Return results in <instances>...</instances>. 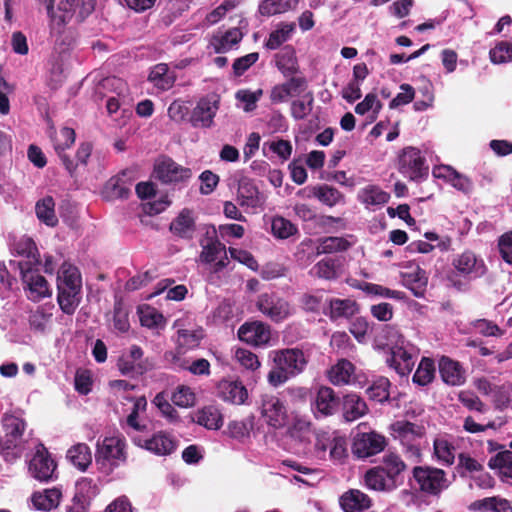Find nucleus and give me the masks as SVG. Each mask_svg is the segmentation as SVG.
<instances>
[{"label": "nucleus", "mask_w": 512, "mask_h": 512, "mask_svg": "<svg viewBox=\"0 0 512 512\" xmlns=\"http://www.w3.org/2000/svg\"><path fill=\"white\" fill-rule=\"evenodd\" d=\"M358 199L361 203L367 206H380L389 201L390 194L382 190L377 185H368L360 190Z\"/></svg>", "instance_id": "nucleus-38"}, {"label": "nucleus", "mask_w": 512, "mask_h": 512, "mask_svg": "<svg viewBox=\"0 0 512 512\" xmlns=\"http://www.w3.org/2000/svg\"><path fill=\"white\" fill-rule=\"evenodd\" d=\"M435 363L434 360L428 357H423L413 375V383L419 386H426L430 384L435 378Z\"/></svg>", "instance_id": "nucleus-43"}, {"label": "nucleus", "mask_w": 512, "mask_h": 512, "mask_svg": "<svg viewBox=\"0 0 512 512\" xmlns=\"http://www.w3.org/2000/svg\"><path fill=\"white\" fill-rule=\"evenodd\" d=\"M82 286L81 274L76 266L63 264L57 279V288Z\"/></svg>", "instance_id": "nucleus-44"}, {"label": "nucleus", "mask_w": 512, "mask_h": 512, "mask_svg": "<svg viewBox=\"0 0 512 512\" xmlns=\"http://www.w3.org/2000/svg\"><path fill=\"white\" fill-rule=\"evenodd\" d=\"M390 385V381L387 378L380 377L367 389V394L370 399L383 403L389 399Z\"/></svg>", "instance_id": "nucleus-53"}, {"label": "nucleus", "mask_w": 512, "mask_h": 512, "mask_svg": "<svg viewBox=\"0 0 512 512\" xmlns=\"http://www.w3.org/2000/svg\"><path fill=\"white\" fill-rule=\"evenodd\" d=\"M127 452L125 439L105 437L97 443L95 461L102 468L113 470L126 463Z\"/></svg>", "instance_id": "nucleus-5"}, {"label": "nucleus", "mask_w": 512, "mask_h": 512, "mask_svg": "<svg viewBox=\"0 0 512 512\" xmlns=\"http://www.w3.org/2000/svg\"><path fill=\"white\" fill-rule=\"evenodd\" d=\"M371 505L370 497L358 489H350L340 497V506L344 512H363Z\"/></svg>", "instance_id": "nucleus-24"}, {"label": "nucleus", "mask_w": 512, "mask_h": 512, "mask_svg": "<svg viewBox=\"0 0 512 512\" xmlns=\"http://www.w3.org/2000/svg\"><path fill=\"white\" fill-rule=\"evenodd\" d=\"M254 427V417L249 416L243 420H233L228 423L227 433L231 438L243 439L248 437Z\"/></svg>", "instance_id": "nucleus-49"}, {"label": "nucleus", "mask_w": 512, "mask_h": 512, "mask_svg": "<svg viewBox=\"0 0 512 512\" xmlns=\"http://www.w3.org/2000/svg\"><path fill=\"white\" fill-rule=\"evenodd\" d=\"M117 367L122 375L137 378L152 370L154 363L144 357V351L140 346L132 345L118 358Z\"/></svg>", "instance_id": "nucleus-7"}, {"label": "nucleus", "mask_w": 512, "mask_h": 512, "mask_svg": "<svg viewBox=\"0 0 512 512\" xmlns=\"http://www.w3.org/2000/svg\"><path fill=\"white\" fill-rule=\"evenodd\" d=\"M153 177L162 185L181 187L188 183L192 177V170L184 167L172 158L164 156L154 164Z\"/></svg>", "instance_id": "nucleus-4"}, {"label": "nucleus", "mask_w": 512, "mask_h": 512, "mask_svg": "<svg viewBox=\"0 0 512 512\" xmlns=\"http://www.w3.org/2000/svg\"><path fill=\"white\" fill-rule=\"evenodd\" d=\"M342 411L344 420L353 422L367 414L368 406L359 395L349 393L343 397Z\"/></svg>", "instance_id": "nucleus-25"}, {"label": "nucleus", "mask_w": 512, "mask_h": 512, "mask_svg": "<svg viewBox=\"0 0 512 512\" xmlns=\"http://www.w3.org/2000/svg\"><path fill=\"white\" fill-rule=\"evenodd\" d=\"M488 466L491 469H500L504 476L512 478V451L498 452L489 459Z\"/></svg>", "instance_id": "nucleus-50"}, {"label": "nucleus", "mask_w": 512, "mask_h": 512, "mask_svg": "<svg viewBox=\"0 0 512 512\" xmlns=\"http://www.w3.org/2000/svg\"><path fill=\"white\" fill-rule=\"evenodd\" d=\"M18 266L20 269L21 279L29 289V299L32 301H39L50 295L47 280L36 270H33V266L28 267L29 263H18Z\"/></svg>", "instance_id": "nucleus-13"}, {"label": "nucleus", "mask_w": 512, "mask_h": 512, "mask_svg": "<svg viewBox=\"0 0 512 512\" xmlns=\"http://www.w3.org/2000/svg\"><path fill=\"white\" fill-rule=\"evenodd\" d=\"M403 281L404 285L415 297H424L428 284V277L425 270L417 266L414 271L403 274Z\"/></svg>", "instance_id": "nucleus-33"}, {"label": "nucleus", "mask_w": 512, "mask_h": 512, "mask_svg": "<svg viewBox=\"0 0 512 512\" xmlns=\"http://www.w3.org/2000/svg\"><path fill=\"white\" fill-rule=\"evenodd\" d=\"M275 365H281L290 376L300 374L307 365L304 352L299 348H287L274 352Z\"/></svg>", "instance_id": "nucleus-17"}, {"label": "nucleus", "mask_w": 512, "mask_h": 512, "mask_svg": "<svg viewBox=\"0 0 512 512\" xmlns=\"http://www.w3.org/2000/svg\"><path fill=\"white\" fill-rule=\"evenodd\" d=\"M237 194L241 206L255 208L260 205L258 187L249 178L244 177L239 180Z\"/></svg>", "instance_id": "nucleus-32"}, {"label": "nucleus", "mask_w": 512, "mask_h": 512, "mask_svg": "<svg viewBox=\"0 0 512 512\" xmlns=\"http://www.w3.org/2000/svg\"><path fill=\"white\" fill-rule=\"evenodd\" d=\"M350 243L343 237L329 236L320 239L317 247V254H331L345 251L349 248Z\"/></svg>", "instance_id": "nucleus-47"}, {"label": "nucleus", "mask_w": 512, "mask_h": 512, "mask_svg": "<svg viewBox=\"0 0 512 512\" xmlns=\"http://www.w3.org/2000/svg\"><path fill=\"white\" fill-rule=\"evenodd\" d=\"M218 398L224 402L241 405L248 398V391L241 381L222 379L216 387Z\"/></svg>", "instance_id": "nucleus-19"}, {"label": "nucleus", "mask_w": 512, "mask_h": 512, "mask_svg": "<svg viewBox=\"0 0 512 512\" xmlns=\"http://www.w3.org/2000/svg\"><path fill=\"white\" fill-rule=\"evenodd\" d=\"M319 278L331 280L337 277L336 260L325 258L319 261L313 268Z\"/></svg>", "instance_id": "nucleus-60"}, {"label": "nucleus", "mask_w": 512, "mask_h": 512, "mask_svg": "<svg viewBox=\"0 0 512 512\" xmlns=\"http://www.w3.org/2000/svg\"><path fill=\"white\" fill-rule=\"evenodd\" d=\"M169 230L177 237L191 240L196 231V221L191 209L184 208L170 223Z\"/></svg>", "instance_id": "nucleus-21"}, {"label": "nucleus", "mask_w": 512, "mask_h": 512, "mask_svg": "<svg viewBox=\"0 0 512 512\" xmlns=\"http://www.w3.org/2000/svg\"><path fill=\"white\" fill-rule=\"evenodd\" d=\"M340 406V398L328 386H321L312 402V411L316 418H326L334 415Z\"/></svg>", "instance_id": "nucleus-14"}, {"label": "nucleus", "mask_w": 512, "mask_h": 512, "mask_svg": "<svg viewBox=\"0 0 512 512\" xmlns=\"http://www.w3.org/2000/svg\"><path fill=\"white\" fill-rule=\"evenodd\" d=\"M258 310L272 321L279 323L291 315L290 303L275 293H264L256 302Z\"/></svg>", "instance_id": "nucleus-10"}, {"label": "nucleus", "mask_w": 512, "mask_h": 512, "mask_svg": "<svg viewBox=\"0 0 512 512\" xmlns=\"http://www.w3.org/2000/svg\"><path fill=\"white\" fill-rule=\"evenodd\" d=\"M490 60L495 64L512 60V43L501 41L489 52Z\"/></svg>", "instance_id": "nucleus-58"}, {"label": "nucleus", "mask_w": 512, "mask_h": 512, "mask_svg": "<svg viewBox=\"0 0 512 512\" xmlns=\"http://www.w3.org/2000/svg\"><path fill=\"white\" fill-rule=\"evenodd\" d=\"M59 9L77 14L79 21H83L94 11L95 0H64L60 2Z\"/></svg>", "instance_id": "nucleus-39"}, {"label": "nucleus", "mask_w": 512, "mask_h": 512, "mask_svg": "<svg viewBox=\"0 0 512 512\" xmlns=\"http://www.w3.org/2000/svg\"><path fill=\"white\" fill-rule=\"evenodd\" d=\"M242 39V33L237 28L226 31L221 37L216 38L214 42L217 53L226 52Z\"/></svg>", "instance_id": "nucleus-52"}, {"label": "nucleus", "mask_w": 512, "mask_h": 512, "mask_svg": "<svg viewBox=\"0 0 512 512\" xmlns=\"http://www.w3.org/2000/svg\"><path fill=\"white\" fill-rule=\"evenodd\" d=\"M487 271L481 258L470 250L457 254L445 274L447 285L459 292L468 290L470 282L482 277Z\"/></svg>", "instance_id": "nucleus-2"}, {"label": "nucleus", "mask_w": 512, "mask_h": 512, "mask_svg": "<svg viewBox=\"0 0 512 512\" xmlns=\"http://www.w3.org/2000/svg\"><path fill=\"white\" fill-rule=\"evenodd\" d=\"M412 475L419 490L430 496H440V494L450 486L444 470L431 466H415L412 469Z\"/></svg>", "instance_id": "nucleus-6"}, {"label": "nucleus", "mask_w": 512, "mask_h": 512, "mask_svg": "<svg viewBox=\"0 0 512 512\" xmlns=\"http://www.w3.org/2000/svg\"><path fill=\"white\" fill-rule=\"evenodd\" d=\"M37 218L49 227H55L58 224V218L55 214V201L52 196H45L38 200L35 205Z\"/></svg>", "instance_id": "nucleus-35"}, {"label": "nucleus", "mask_w": 512, "mask_h": 512, "mask_svg": "<svg viewBox=\"0 0 512 512\" xmlns=\"http://www.w3.org/2000/svg\"><path fill=\"white\" fill-rule=\"evenodd\" d=\"M355 366L347 359L339 360L328 372V378L334 385H345L350 382Z\"/></svg>", "instance_id": "nucleus-37"}, {"label": "nucleus", "mask_w": 512, "mask_h": 512, "mask_svg": "<svg viewBox=\"0 0 512 512\" xmlns=\"http://www.w3.org/2000/svg\"><path fill=\"white\" fill-rule=\"evenodd\" d=\"M438 371L441 380L448 386H462L466 382V369L462 363L449 356L439 357Z\"/></svg>", "instance_id": "nucleus-15"}, {"label": "nucleus", "mask_w": 512, "mask_h": 512, "mask_svg": "<svg viewBox=\"0 0 512 512\" xmlns=\"http://www.w3.org/2000/svg\"><path fill=\"white\" fill-rule=\"evenodd\" d=\"M57 302L60 309L67 315H72L81 302L82 286L57 288Z\"/></svg>", "instance_id": "nucleus-28"}, {"label": "nucleus", "mask_w": 512, "mask_h": 512, "mask_svg": "<svg viewBox=\"0 0 512 512\" xmlns=\"http://www.w3.org/2000/svg\"><path fill=\"white\" fill-rule=\"evenodd\" d=\"M386 444V438L376 432L359 433L354 438L352 453L358 458H368L382 452Z\"/></svg>", "instance_id": "nucleus-12"}, {"label": "nucleus", "mask_w": 512, "mask_h": 512, "mask_svg": "<svg viewBox=\"0 0 512 512\" xmlns=\"http://www.w3.org/2000/svg\"><path fill=\"white\" fill-rule=\"evenodd\" d=\"M421 155V151L414 147H406L402 150L398 159V170L411 181H418L428 176V166Z\"/></svg>", "instance_id": "nucleus-8"}, {"label": "nucleus", "mask_w": 512, "mask_h": 512, "mask_svg": "<svg viewBox=\"0 0 512 512\" xmlns=\"http://www.w3.org/2000/svg\"><path fill=\"white\" fill-rule=\"evenodd\" d=\"M67 458L81 471H85L92 463L91 450L85 443H79L72 446L67 451Z\"/></svg>", "instance_id": "nucleus-40"}, {"label": "nucleus", "mask_w": 512, "mask_h": 512, "mask_svg": "<svg viewBox=\"0 0 512 512\" xmlns=\"http://www.w3.org/2000/svg\"><path fill=\"white\" fill-rule=\"evenodd\" d=\"M204 337L202 328L198 329H179L177 331L176 351L179 355L185 354L188 350L197 348Z\"/></svg>", "instance_id": "nucleus-29"}, {"label": "nucleus", "mask_w": 512, "mask_h": 512, "mask_svg": "<svg viewBox=\"0 0 512 512\" xmlns=\"http://www.w3.org/2000/svg\"><path fill=\"white\" fill-rule=\"evenodd\" d=\"M219 109V96L208 94L202 97L190 115V123L193 127L208 128L213 124V119Z\"/></svg>", "instance_id": "nucleus-11"}, {"label": "nucleus", "mask_w": 512, "mask_h": 512, "mask_svg": "<svg viewBox=\"0 0 512 512\" xmlns=\"http://www.w3.org/2000/svg\"><path fill=\"white\" fill-rule=\"evenodd\" d=\"M407 465L395 453H387L379 465L368 469L364 474V482L368 489L377 492H392L403 484V472Z\"/></svg>", "instance_id": "nucleus-1"}, {"label": "nucleus", "mask_w": 512, "mask_h": 512, "mask_svg": "<svg viewBox=\"0 0 512 512\" xmlns=\"http://www.w3.org/2000/svg\"><path fill=\"white\" fill-rule=\"evenodd\" d=\"M259 59L258 52H252L245 56L237 58L232 65L235 76L243 75Z\"/></svg>", "instance_id": "nucleus-63"}, {"label": "nucleus", "mask_w": 512, "mask_h": 512, "mask_svg": "<svg viewBox=\"0 0 512 512\" xmlns=\"http://www.w3.org/2000/svg\"><path fill=\"white\" fill-rule=\"evenodd\" d=\"M56 468L57 464L47 448L42 443H39L28 463L29 474L40 482H49L56 478Z\"/></svg>", "instance_id": "nucleus-9"}, {"label": "nucleus", "mask_w": 512, "mask_h": 512, "mask_svg": "<svg viewBox=\"0 0 512 512\" xmlns=\"http://www.w3.org/2000/svg\"><path fill=\"white\" fill-rule=\"evenodd\" d=\"M99 493L97 483L89 477L80 478L75 485V494L80 498H84L91 502V500Z\"/></svg>", "instance_id": "nucleus-55"}, {"label": "nucleus", "mask_w": 512, "mask_h": 512, "mask_svg": "<svg viewBox=\"0 0 512 512\" xmlns=\"http://www.w3.org/2000/svg\"><path fill=\"white\" fill-rule=\"evenodd\" d=\"M304 98H307V102L304 100H294L291 103V115L295 120L304 119L312 111L314 102L312 92H308Z\"/></svg>", "instance_id": "nucleus-56"}, {"label": "nucleus", "mask_w": 512, "mask_h": 512, "mask_svg": "<svg viewBox=\"0 0 512 512\" xmlns=\"http://www.w3.org/2000/svg\"><path fill=\"white\" fill-rule=\"evenodd\" d=\"M196 422L207 429L217 430L223 425V416L215 406H205L196 414Z\"/></svg>", "instance_id": "nucleus-41"}, {"label": "nucleus", "mask_w": 512, "mask_h": 512, "mask_svg": "<svg viewBox=\"0 0 512 512\" xmlns=\"http://www.w3.org/2000/svg\"><path fill=\"white\" fill-rule=\"evenodd\" d=\"M274 61L277 69L284 77L296 75L299 72V63L296 56V50L292 45H286L274 55Z\"/></svg>", "instance_id": "nucleus-23"}, {"label": "nucleus", "mask_w": 512, "mask_h": 512, "mask_svg": "<svg viewBox=\"0 0 512 512\" xmlns=\"http://www.w3.org/2000/svg\"><path fill=\"white\" fill-rule=\"evenodd\" d=\"M241 341L259 347L267 344L271 339L270 326L261 321L246 322L238 329Z\"/></svg>", "instance_id": "nucleus-16"}, {"label": "nucleus", "mask_w": 512, "mask_h": 512, "mask_svg": "<svg viewBox=\"0 0 512 512\" xmlns=\"http://www.w3.org/2000/svg\"><path fill=\"white\" fill-rule=\"evenodd\" d=\"M4 436L0 439V454L7 462L20 459L23 454L22 437L26 422L15 415L4 414L2 418Z\"/></svg>", "instance_id": "nucleus-3"}, {"label": "nucleus", "mask_w": 512, "mask_h": 512, "mask_svg": "<svg viewBox=\"0 0 512 512\" xmlns=\"http://www.w3.org/2000/svg\"><path fill=\"white\" fill-rule=\"evenodd\" d=\"M152 402L165 417L171 420L178 417L176 409L169 403L167 395L164 392L156 394Z\"/></svg>", "instance_id": "nucleus-64"}, {"label": "nucleus", "mask_w": 512, "mask_h": 512, "mask_svg": "<svg viewBox=\"0 0 512 512\" xmlns=\"http://www.w3.org/2000/svg\"><path fill=\"white\" fill-rule=\"evenodd\" d=\"M387 361L401 376L408 375L413 370L415 364L413 354L403 346L393 347L391 357Z\"/></svg>", "instance_id": "nucleus-27"}, {"label": "nucleus", "mask_w": 512, "mask_h": 512, "mask_svg": "<svg viewBox=\"0 0 512 512\" xmlns=\"http://www.w3.org/2000/svg\"><path fill=\"white\" fill-rule=\"evenodd\" d=\"M171 401L174 405L187 408L195 403V393L190 387L179 386L171 396Z\"/></svg>", "instance_id": "nucleus-59"}, {"label": "nucleus", "mask_w": 512, "mask_h": 512, "mask_svg": "<svg viewBox=\"0 0 512 512\" xmlns=\"http://www.w3.org/2000/svg\"><path fill=\"white\" fill-rule=\"evenodd\" d=\"M261 414L274 428L282 427L287 417L286 407L282 401L277 396L267 394L262 396Z\"/></svg>", "instance_id": "nucleus-18"}, {"label": "nucleus", "mask_w": 512, "mask_h": 512, "mask_svg": "<svg viewBox=\"0 0 512 512\" xmlns=\"http://www.w3.org/2000/svg\"><path fill=\"white\" fill-rule=\"evenodd\" d=\"M295 29V23L281 22L277 25L276 29L269 34L264 42V47L268 50L279 49L284 43L291 39Z\"/></svg>", "instance_id": "nucleus-30"}, {"label": "nucleus", "mask_w": 512, "mask_h": 512, "mask_svg": "<svg viewBox=\"0 0 512 512\" xmlns=\"http://www.w3.org/2000/svg\"><path fill=\"white\" fill-rule=\"evenodd\" d=\"M134 443L157 455H170L176 449V441L165 432H158L150 439L134 438Z\"/></svg>", "instance_id": "nucleus-20"}, {"label": "nucleus", "mask_w": 512, "mask_h": 512, "mask_svg": "<svg viewBox=\"0 0 512 512\" xmlns=\"http://www.w3.org/2000/svg\"><path fill=\"white\" fill-rule=\"evenodd\" d=\"M92 377L89 370H78L74 378L75 390L81 395H87L92 390Z\"/></svg>", "instance_id": "nucleus-61"}, {"label": "nucleus", "mask_w": 512, "mask_h": 512, "mask_svg": "<svg viewBox=\"0 0 512 512\" xmlns=\"http://www.w3.org/2000/svg\"><path fill=\"white\" fill-rule=\"evenodd\" d=\"M455 448L447 440L436 439L434 441V453L439 461L451 465L455 459Z\"/></svg>", "instance_id": "nucleus-54"}, {"label": "nucleus", "mask_w": 512, "mask_h": 512, "mask_svg": "<svg viewBox=\"0 0 512 512\" xmlns=\"http://www.w3.org/2000/svg\"><path fill=\"white\" fill-rule=\"evenodd\" d=\"M200 245L202 247L200 260L206 264L215 262L219 254L226 253V247L218 240L214 227L206 231L205 239L200 241Z\"/></svg>", "instance_id": "nucleus-22"}, {"label": "nucleus", "mask_w": 512, "mask_h": 512, "mask_svg": "<svg viewBox=\"0 0 512 512\" xmlns=\"http://www.w3.org/2000/svg\"><path fill=\"white\" fill-rule=\"evenodd\" d=\"M316 198L329 207H333L338 203L344 202V194L337 188L327 184L318 185Z\"/></svg>", "instance_id": "nucleus-48"}, {"label": "nucleus", "mask_w": 512, "mask_h": 512, "mask_svg": "<svg viewBox=\"0 0 512 512\" xmlns=\"http://www.w3.org/2000/svg\"><path fill=\"white\" fill-rule=\"evenodd\" d=\"M328 312H324L331 321H336L340 318L349 319L359 311V305L356 301L351 299L331 298L328 300Z\"/></svg>", "instance_id": "nucleus-26"}, {"label": "nucleus", "mask_w": 512, "mask_h": 512, "mask_svg": "<svg viewBox=\"0 0 512 512\" xmlns=\"http://www.w3.org/2000/svg\"><path fill=\"white\" fill-rule=\"evenodd\" d=\"M125 172L121 176L112 177L105 186V193L111 199H127L131 193V184L125 179Z\"/></svg>", "instance_id": "nucleus-42"}, {"label": "nucleus", "mask_w": 512, "mask_h": 512, "mask_svg": "<svg viewBox=\"0 0 512 512\" xmlns=\"http://www.w3.org/2000/svg\"><path fill=\"white\" fill-rule=\"evenodd\" d=\"M272 234L279 239H287L298 232L297 227L284 217L277 216L272 219Z\"/></svg>", "instance_id": "nucleus-51"}, {"label": "nucleus", "mask_w": 512, "mask_h": 512, "mask_svg": "<svg viewBox=\"0 0 512 512\" xmlns=\"http://www.w3.org/2000/svg\"><path fill=\"white\" fill-rule=\"evenodd\" d=\"M297 0H264L259 5V12L263 16H272L285 13L293 9Z\"/></svg>", "instance_id": "nucleus-45"}, {"label": "nucleus", "mask_w": 512, "mask_h": 512, "mask_svg": "<svg viewBox=\"0 0 512 512\" xmlns=\"http://www.w3.org/2000/svg\"><path fill=\"white\" fill-rule=\"evenodd\" d=\"M148 80L153 83L156 88L166 91L173 87L176 76L173 71H170L167 64L159 63L150 71Z\"/></svg>", "instance_id": "nucleus-31"}, {"label": "nucleus", "mask_w": 512, "mask_h": 512, "mask_svg": "<svg viewBox=\"0 0 512 512\" xmlns=\"http://www.w3.org/2000/svg\"><path fill=\"white\" fill-rule=\"evenodd\" d=\"M62 492L59 488L46 489L44 492H35L32 495V503L37 510L49 511L58 507Z\"/></svg>", "instance_id": "nucleus-34"}, {"label": "nucleus", "mask_w": 512, "mask_h": 512, "mask_svg": "<svg viewBox=\"0 0 512 512\" xmlns=\"http://www.w3.org/2000/svg\"><path fill=\"white\" fill-rule=\"evenodd\" d=\"M401 93H398L389 103L390 109H395L402 105H407L413 101L415 96V90L410 84L400 85Z\"/></svg>", "instance_id": "nucleus-62"}, {"label": "nucleus", "mask_w": 512, "mask_h": 512, "mask_svg": "<svg viewBox=\"0 0 512 512\" xmlns=\"http://www.w3.org/2000/svg\"><path fill=\"white\" fill-rule=\"evenodd\" d=\"M392 429L398 438H407L409 435L421 437L424 434L422 426L409 421H396L392 424Z\"/></svg>", "instance_id": "nucleus-57"}, {"label": "nucleus", "mask_w": 512, "mask_h": 512, "mask_svg": "<svg viewBox=\"0 0 512 512\" xmlns=\"http://www.w3.org/2000/svg\"><path fill=\"white\" fill-rule=\"evenodd\" d=\"M293 209L295 214L303 221H314L316 224L321 226L337 221L333 216L317 215L309 205L304 203L295 204Z\"/></svg>", "instance_id": "nucleus-46"}, {"label": "nucleus", "mask_w": 512, "mask_h": 512, "mask_svg": "<svg viewBox=\"0 0 512 512\" xmlns=\"http://www.w3.org/2000/svg\"><path fill=\"white\" fill-rule=\"evenodd\" d=\"M13 250L19 256L27 258L26 261L19 263H29L28 267L39 264V252L35 242L30 237H22L13 244Z\"/></svg>", "instance_id": "nucleus-36"}]
</instances>
